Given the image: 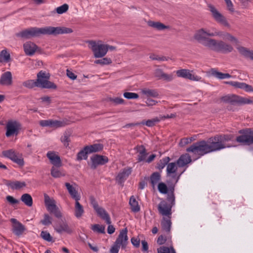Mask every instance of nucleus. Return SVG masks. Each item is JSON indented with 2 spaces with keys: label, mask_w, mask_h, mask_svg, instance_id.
<instances>
[{
  "label": "nucleus",
  "mask_w": 253,
  "mask_h": 253,
  "mask_svg": "<svg viewBox=\"0 0 253 253\" xmlns=\"http://www.w3.org/2000/svg\"><path fill=\"white\" fill-rule=\"evenodd\" d=\"M215 37L222 38L224 40L233 43L237 44L238 42L237 39L230 33L218 30L214 27L209 29L201 28L195 32L193 37L209 50L224 53L231 52L233 50V48L231 44L223 41L211 38Z\"/></svg>",
  "instance_id": "f257e3e1"
},
{
  "label": "nucleus",
  "mask_w": 253,
  "mask_h": 253,
  "mask_svg": "<svg viewBox=\"0 0 253 253\" xmlns=\"http://www.w3.org/2000/svg\"><path fill=\"white\" fill-rule=\"evenodd\" d=\"M73 32L72 29L65 27L47 26L42 28H31L17 34V36L24 39H30L41 35H53L69 34Z\"/></svg>",
  "instance_id": "f03ea898"
},
{
  "label": "nucleus",
  "mask_w": 253,
  "mask_h": 253,
  "mask_svg": "<svg viewBox=\"0 0 253 253\" xmlns=\"http://www.w3.org/2000/svg\"><path fill=\"white\" fill-rule=\"evenodd\" d=\"M232 136L230 135H217L210 138L208 141L210 152L219 151L231 146L226 144V142L231 140Z\"/></svg>",
  "instance_id": "7ed1b4c3"
},
{
  "label": "nucleus",
  "mask_w": 253,
  "mask_h": 253,
  "mask_svg": "<svg viewBox=\"0 0 253 253\" xmlns=\"http://www.w3.org/2000/svg\"><path fill=\"white\" fill-rule=\"evenodd\" d=\"M88 47L92 50L95 58H102L107 54L106 45L101 41H89Z\"/></svg>",
  "instance_id": "20e7f679"
},
{
  "label": "nucleus",
  "mask_w": 253,
  "mask_h": 253,
  "mask_svg": "<svg viewBox=\"0 0 253 253\" xmlns=\"http://www.w3.org/2000/svg\"><path fill=\"white\" fill-rule=\"evenodd\" d=\"M187 151L192 152L199 156L210 153L207 141H201L195 143L187 149Z\"/></svg>",
  "instance_id": "39448f33"
},
{
  "label": "nucleus",
  "mask_w": 253,
  "mask_h": 253,
  "mask_svg": "<svg viewBox=\"0 0 253 253\" xmlns=\"http://www.w3.org/2000/svg\"><path fill=\"white\" fill-rule=\"evenodd\" d=\"M45 206L48 211L53 213L54 216L58 218L63 217V214L59 207L56 205V201L52 198H50L46 194L44 195Z\"/></svg>",
  "instance_id": "423d86ee"
},
{
  "label": "nucleus",
  "mask_w": 253,
  "mask_h": 253,
  "mask_svg": "<svg viewBox=\"0 0 253 253\" xmlns=\"http://www.w3.org/2000/svg\"><path fill=\"white\" fill-rule=\"evenodd\" d=\"M221 101L225 103L239 104H250L253 103V100L249 98H246L240 96L231 94L223 96L221 98Z\"/></svg>",
  "instance_id": "0eeeda50"
},
{
  "label": "nucleus",
  "mask_w": 253,
  "mask_h": 253,
  "mask_svg": "<svg viewBox=\"0 0 253 253\" xmlns=\"http://www.w3.org/2000/svg\"><path fill=\"white\" fill-rule=\"evenodd\" d=\"M49 76L45 72L41 71L37 75V86L42 88H55L56 86L53 83L48 81Z\"/></svg>",
  "instance_id": "6e6552de"
},
{
  "label": "nucleus",
  "mask_w": 253,
  "mask_h": 253,
  "mask_svg": "<svg viewBox=\"0 0 253 253\" xmlns=\"http://www.w3.org/2000/svg\"><path fill=\"white\" fill-rule=\"evenodd\" d=\"M21 124L16 121H9L6 125V131L5 135L7 137L17 135L21 129Z\"/></svg>",
  "instance_id": "1a4fd4ad"
},
{
  "label": "nucleus",
  "mask_w": 253,
  "mask_h": 253,
  "mask_svg": "<svg viewBox=\"0 0 253 253\" xmlns=\"http://www.w3.org/2000/svg\"><path fill=\"white\" fill-rule=\"evenodd\" d=\"M209 7V10L211 13L212 17L215 21L225 27H230V24L226 18L216 8L211 5Z\"/></svg>",
  "instance_id": "9d476101"
},
{
  "label": "nucleus",
  "mask_w": 253,
  "mask_h": 253,
  "mask_svg": "<svg viewBox=\"0 0 253 253\" xmlns=\"http://www.w3.org/2000/svg\"><path fill=\"white\" fill-rule=\"evenodd\" d=\"M2 154L3 156L9 158L20 166H23L24 164V160L22 156L19 153H16L13 149L3 151L2 152Z\"/></svg>",
  "instance_id": "9b49d317"
},
{
  "label": "nucleus",
  "mask_w": 253,
  "mask_h": 253,
  "mask_svg": "<svg viewBox=\"0 0 253 253\" xmlns=\"http://www.w3.org/2000/svg\"><path fill=\"white\" fill-rule=\"evenodd\" d=\"M91 204L97 215L102 219L104 220L106 223L108 224H111V221L110 216L105 210L99 206L97 203L93 199H91Z\"/></svg>",
  "instance_id": "f8f14e48"
},
{
  "label": "nucleus",
  "mask_w": 253,
  "mask_h": 253,
  "mask_svg": "<svg viewBox=\"0 0 253 253\" xmlns=\"http://www.w3.org/2000/svg\"><path fill=\"white\" fill-rule=\"evenodd\" d=\"M240 132L243 133V134L237 137V142L246 145H250L253 143V130L247 129L243 132L241 130Z\"/></svg>",
  "instance_id": "ddd939ff"
},
{
  "label": "nucleus",
  "mask_w": 253,
  "mask_h": 253,
  "mask_svg": "<svg viewBox=\"0 0 253 253\" xmlns=\"http://www.w3.org/2000/svg\"><path fill=\"white\" fill-rule=\"evenodd\" d=\"M176 73L179 77L194 81H203L201 77L193 74V71L187 69H181L177 70Z\"/></svg>",
  "instance_id": "4468645a"
},
{
  "label": "nucleus",
  "mask_w": 253,
  "mask_h": 253,
  "mask_svg": "<svg viewBox=\"0 0 253 253\" xmlns=\"http://www.w3.org/2000/svg\"><path fill=\"white\" fill-rule=\"evenodd\" d=\"M65 185L71 197L75 201H79L81 199V196L78 191V185L75 183L71 184L68 182L65 183Z\"/></svg>",
  "instance_id": "2eb2a0df"
},
{
  "label": "nucleus",
  "mask_w": 253,
  "mask_h": 253,
  "mask_svg": "<svg viewBox=\"0 0 253 253\" xmlns=\"http://www.w3.org/2000/svg\"><path fill=\"white\" fill-rule=\"evenodd\" d=\"M127 232V230L126 228L122 230L115 242V244L119 247L121 246L122 248H125L128 240Z\"/></svg>",
  "instance_id": "dca6fc26"
},
{
  "label": "nucleus",
  "mask_w": 253,
  "mask_h": 253,
  "mask_svg": "<svg viewBox=\"0 0 253 253\" xmlns=\"http://www.w3.org/2000/svg\"><path fill=\"white\" fill-rule=\"evenodd\" d=\"M10 221L12 223V232L17 236L21 235L26 230V228L21 222L15 218H11Z\"/></svg>",
  "instance_id": "f3484780"
},
{
  "label": "nucleus",
  "mask_w": 253,
  "mask_h": 253,
  "mask_svg": "<svg viewBox=\"0 0 253 253\" xmlns=\"http://www.w3.org/2000/svg\"><path fill=\"white\" fill-rule=\"evenodd\" d=\"M54 228V230L60 234L63 232L71 234L73 231L65 220L62 219Z\"/></svg>",
  "instance_id": "a211bd4d"
},
{
  "label": "nucleus",
  "mask_w": 253,
  "mask_h": 253,
  "mask_svg": "<svg viewBox=\"0 0 253 253\" xmlns=\"http://www.w3.org/2000/svg\"><path fill=\"white\" fill-rule=\"evenodd\" d=\"M159 212L163 215L168 216L170 218L169 216L171 214V206L168 204L165 201H162L158 206Z\"/></svg>",
  "instance_id": "6ab92c4d"
},
{
  "label": "nucleus",
  "mask_w": 253,
  "mask_h": 253,
  "mask_svg": "<svg viewBox=\"0 0 253 253\" xmlns=\"http://www.w3.org/2000/svg\"><path fill=\"white\" fill-rule=\"evenodd\" d=\"M225 84H229L236 88L243 89L246 92H253V87L245 83L235 81L225 82Z\"/></svg>",
  "instance_id": "aec40b11"
},
{
  "label": "nucleus",
  "mask_w": 253,
  "mask_h": 253,
  "mask_svg": "<svg viewBox=\"0 0 253 253\" xmlns=\"http://www.w3.org/2000/svg\"><path fill=\"white\" fill-rule=\"evenodd\" d=\"M91 168L95 169L98 165H102L106 164L108 161V158L103 156L95 155L91 158Z\"/></svg>",
  "instance_id": "412c9836"
},
{
  "label": "nucleus",
  "mask_w": 253,
  "mask_h": 253,
  "mask_svg": "<svg viewBox=\"0 0 253 253\" xmlns=\"http://www.w3.org/2000/svg\"><path fill=\"white\" fill-rule=\"evenodd\" d=\"M24 50L26 55L32 56L39 50V48L34 42H27L23 45Z\"/></svg>",
  "instance_id": "4be33fe9"
},
{
  "label": "nucleus",
  "mask_w": 253,
  "mask_h": 253,
  "mask_svg": "<svg viewBox=\"0 0 253 253\" xmlns=\"http://www.w3.org/2000/svg\"><path fill=\"white\" fill-rule=\"evenodd\" d=\"M5 184L13 190H19L26 186V184L24 181L17 180L7 181L6 182Z\"/></svg>",
  "instance_id": "5701e85b"
},
{
  "label": "nucleus",
  "mask_w": 253,
  "mask_h": 253,
  "mask_svg": "<svg viewBox=\"0 0 253 253\" xmlns=\"http://www.w3.org/2000/svg\"><path fill=\"white\" fill-rule=\"evenodd\" d=\"M154 76L158 80H163L167 82H170L173 79L172 75L165 73L162 69L159 68L155 70Z\"/></svg>",
  "instance_id": "b1692460"
},
{
  "label": "nucleus",
  "mask_w": 253,
  "mask_h": 253,
  "mask_svg": "<svg viewBox=\"0 0 253 253\" xmlns=\"http://www.w3.org/2000/svg\"><path fill=\"white\" fill-rule=\"evenodd\" d=\"M12 83V74L9 71H6L1 74L0 78V84L2 85H10Z\"/></svg>",
  "instance_id": "393cba45"
},
{
  "label": "nucleus",
  "mask_w": 253,
  "mask_h": 253,
  "mask_svg": "<svg viewBox=\"0 0 253 253\" xmlns=\"http://www.w3.org/2000/svg\"><path fill=\"white\" fill-rule=\"evenodd\" d=\"M46 156L49 159L51 163L54 166L59 167L61 165L60 157L54 152H48Z\"/></svg>",
  "instance_id": "a878e982"
},
{
  "label": "nucleus",
  "mask_w": 253,
  "mask_h": 253,
  "mask_svg": "<svg viewBox=\"0 0 253 253\" xmlns=\"http://www.w3.org/2000/svg\"><path fill=\"white\" fill-rule=\"evenodd\" d=\"M84 213L83 206L79 203V201H75L74 214L76 217L80 219L82 217Z\"/></svg>",
  "instance_id": "bb28decb"
},
{
  "label": "nucleus",
  "mask_w": 253,
  "mask_h": 253,
  "mask_svg": "<svg viewBox=\"0 0 253 253\" xmlns=\"http://www.w3.org/2000/svg\"><path fill=\"white\" fill-rule=\"evenodd\" d=\"M140 92L144 98H157L159 96V93L155 89H151L145 88L142 89Z\"/></svg>",
  "instance_id": "cd10ccee"
},
{
  "label": "nucleus",
  "mask_w": 253,
  "mask_h": 253,
  "mask_svg": "<svg viewBox=\"0 0 253 253\" xmlns=\"http://www.w3.org/2000/svg\"><path fill=\"white\" fill-rule=\"evenodd\" d=\"M211 75L220 80L229 79L231 77V76L228 73H223L217 71L215 69H211L210 72Z\"/></svg>",
  "instance_id": "c85d7f7f"
},
{
  "label": "nucleus",
  "mask_w": 253,
  "mask_h": 253,
  "mask_svg": "<svg viewBox=\"0 0 253 253\" xmlns=\"http://www.w3.org/2000/svg\"><path fill=\"white\" fill-rule=\"evenodd\" d=\"M191 157L188 154L181 155L177 161V165L179 167H182L190 163Z\"/></svg>",
  "instance_id": "c756f323"
},
{
  "label": "nucleus",
  "mask_w": 253,
  "mask_h": 253,
  "mask_svg": "<svg viewBox=\"0 0 253 253\" xmlns=\"http://www.w3.org/2000/svg\"><path fill=\"white\" fill-rule=\"evenodd\" d=\"M147 24L149 26L157 30H163L169 28L163 23L158 21H148Z\"/></svg>",
  "instance_id": "7c9ffc66"
},
{
  "label": "nucleus",
  "mask_w": 253,
  "mask_h": 253,
  "mask_svg": "<svg viewBox=\"0 0 253 253\" xmlns=\"http://www.w3.org/2000/svg\"><path fill=\"white\" fill-rule=\"evenodd\" d=\"M131 171V169L129 168L124 169L118 174L116 178L117 180L120 183H122L127 178L128 175L130 174Z\"/></svg>",
  "instance_id": "2f4dec72"
},
{
  "label": "nucleus",
  "mask_w": 253,
  "mask_h": 253,
  "mask_svg": "<svg viewBox=\"0 0 253 253\" xmlns=\"http://www.w3.org/2000/svg\"><path fill=\"white\" fill-rule=\"evenodd\" d=\"M11 61V57L7 50L5 49L0 52V63H6Z\"/></svg>",
  "instance_id": "473e14b6"
},
{
  "label": "nucleus",
  "mask_w": 253,
  "mask_h": 253,
  "mask_svg": "<svg viewBox=\"0 0 253 253\" xmlns=\"http://www.w3.org/2000/svg\"><path fill=\"white\" fill-rule=\"evenodd\" d=\"M135 149L138 153L137 157L138 161L140 162L145 160L146 156V152L144 146L142 145L137 146L135 148Z\"/></svg>",
  "instance_id": "72a5a7b5"
},
{
  "label": "nucleus",
  "mask_w": 253,
  "mask_h": 253,
  "mask_svg": "<svg viewBox=\"0 0 253 253\" xmlns=\"http://www.w3.org/2000/svg\"><path fill=\"white\" fill-rule=\"evenodd\" d=\"M239 52L242 55L246 58H248L253 60V51L250 50L242 46H239L237 48Z\"/></svg>",
  "instance_id": "f704fd0d"
},
{
  "label": "nucleus",
  "mask_w": 253,
  "mask_h": 253,
  "mask_svg": "<svg viewBox=\"0 0 253 253\" xmlns=\"http://www.w3.org/2000/svg\"><path fill=\"white\" fill-rule=\"evenodd\" d=\"M51 175L54 178H59L65 175L64 172L56 166H53L51 169Z\"/></svg>",
  "instance_id": "c9c22d12"
},
{
  "label": "nucleus",
  "mask_w": 253,
  "mask_h": 253,
  "mask_svg": "<svg viewBox=\"0 0 253 253\" xmlns=\"http://www.w3.org/2000/svg\"><path fill=\"white\" fill-rule=\"evenodd\" d=\"M129 204L132 211L136 212L140 211V207L138 203L133 196H131L130 198Z\"/></svg>",
  "instance_id": "e433bc0d"
},
{
  "label": "nucleus",
  "mask_w": 253,
  "mask_h": 253,
  "mask_svg": "<svg viewBox=\"0 0 253 253\" xmlns=\"http://www.w3.org/2000/svg\"><path fill=\"white\" fill-rule=\"evenodd\" d=\"M102 149L103 146L101 144H94L93 145L85 147V150L89 153L98 152Z\"/></svg>",
  "instance_id": "4c0bfd02"
},
{
  "label": "nucleus",
  "mask_w": 253,
  "mask_h": 253,
  "mask_svg": "<svg viewBox=\"0 0 253 253\" xmlns=\"http://www.w3.org/2000/svg\"><path fill=\"white\" fill-rule=\"evenodd\" d=\"M21 200L27 206L31 207L33 205V199L29 194H24L21 197Z\"/></svg>",
  "instance_id": "58836bf2"
},
{
  "label": "nucleus",
  "mask_w": 253,
  "mask_h": 253,
  "mask_svg": "<svg viewBox=\"0 0 253 253\" xmlns=\"http://www.w3.org/2000/svg\"><path fill=\"white\" fill-rule=\"evenodd\" d=\"M169 218L164 217L161 222L162 229L166 232H169L170 230L171 223Z\"/></svg>",
  "instance_id": "ea45409f"
},
{
  "label": "nucleus",
  "mask_w": 253,
  "mask_h": 253,
  "mask_svg": "<svg viewBox=\"0 0 253 253\" xmlns=\"http://www.w3.org/2000/svg\"><path fill=\"white\" fill-rule=\"evenodd\" d=\"M161 180V175L159 172L153 173L150 177V181L153 187L157 185Z\"/></svg>",
  "instance_id": "a19ab883"
},
{
  "label": "nucleus",
  "mask_w": 253,
  "mask_h": 253,
  "mask_svg": "<svg viewBox=\"0 0 253 253\" xmlns=\"http://www.w3.org/2000/svg\"><path fill=\"white\" fill-rule=\"evenodd\" d=\"M91 229L94 232L98 233H104L105 227L102 225L96 224L91 225Z\"/></svg>",
  "instance_id": "79ce46f5"
},
{
  "label": "nucleus",
  "mask_w": 253,
  "mask_h": 253,
  "mask_svg": "<svg viewBox=\"0 0 253 253\" xmlns=\"http://www.w3.org/2000/svg\"><path fill=\"white\" fill-rule=\"evenodd\" d=\"M64 125L65 124L62 121L50 119V127L51 128H57L62 127L64 126Z\"/></svg>",
  "instance_id": "37998d69"
},
{
  "label": "nucleus",
  "mask_w": 253,
  "mask_h": 253,
  "mask_svg": "<svg viewBox=\"0 0 253 253\" xmlns=\"http://www.w3.org/2000/svg\"><path fill=\"white\" fill-rule=\"evenodd\" d=\"M160 119L158 118H155L151 120H148L146 122H143L142 124L146 125L147 126L151 127L154 126L156 123L159 122Z\"/></svg>",
  "instance_id": "c03bdc74"
},
{
  "label": "nucleus",
  "mask_w": 253,
  "mask_h": 253,
  "mask_svg": "<svg viewBox=\"0 0 253 253\" xmlns=\"http://www.w3.org/2000/svg\"><path fill=\"white\" fill-rule=\"evenodd\" d=\"M158 253H175L173 248H168L166 247H161L158 249Z\"/></svg>",
  "instance_id": "a18cd8bd"
},
{
  "label": "nucleus",
  "mask_w": 253,
  "mask_h": 253,
  "mask_svg": "<svg viewBox=\"0 0 253 253\" xmlns=\"http://www.w3.org/2000/svg\"><path fill=\"white\" fill-rule=\"evenodd\" d=\"M112 63V60L110 58L105 57L101 59L96 60L94 63L102 65H108Z\"/></svg>",
  "instance_id": "49530a36"
},
{
  "label": "nucleus",
  "mask_w": 253,
  "mask_h": 253,
  "mask_svg": "<svg viewBox=\"0 0 253 253\" xmlns=\"http://www.w3.org/2000/svg\"><path fill=\"white\" fill-rule=\"evenodd\" d=\"M177 169V165L175 163H170L168 165L167 171L168 174L175 172Z\"/></svg>",
  "instance_id": "de8ad7c7"
},
{
  "label": "nucleus",
  "mask_w": 253,
  "mask_h": 253,
  "mask_svg": "<svg viewBox=\"0 0 253 253\" xmlns=\"http://www.w3.org/2000/svg\"><path fill=\"white\" fill-rule=\"evenodd\" d=\"M41 223L44 225H49L52 223V217L48 214H44L43 219L41 220Z\"/></svg>",
  "instance_id": "09e8293b"
},
{
  "label": "nucleus",
  "mask_w": 253,
  "mask_h": 253,
  "mask_svg": "<svg viewBox=\"0 0 253 253\" xmlns=\"http://www.w3.org/2000/svg\"><path fill=\"white\" fill-rule=\"evenodd\" d=\"M70 135L69 133L66 132L61 138V142L66 147H67L69 145V143L70 141Z\"/></svg>",
  "instance_id": "8fccbe9b"
},
{
  "label": "nucleus",
  "mask_w": 253,
  "mask_h": 253,
  "mask_svg": "<svg viewBox=\"0 0 253 253\" xmlns=\"http://www.w3.org/2000/svg\"><path fill=\"white\" fill-rule=\"evenodd\" d=\"M89 153L85 150V147L83 150L81 151L78 154L77 159L78 160H85L87 158V154Z\"/></svg>",
  "instance_id": "3c124183"
},
{
  "label": "nucleus",
  "mask_w": 253,
  "mask_h": 253,
  "mask_svg": "<svg viewBox=\"0 0 253 253\" xmlns=\"http://www.w3.org/2000/svg\"><path fill=\"white\" fill-rule=\"evenodd\" d=\"M169 161V157H166L162 160H161L158 163V168L159 169H163L166 165L168 163V162Z\"/></svg>",
  "instance_id": "603ef678"
},
{
  "label": "nucleus",
  "mask_w": 253,
  "mask_h": 253,
  "mask_svg": "<svg viewBox=\"0 0 253 253\" xmlns=\"http://www.w3.org/2000/svg\"><path fill=\"white\" fill-rule=\"evenodd\" d=\"M69 6L67 4H64L58 7L56 9V12L58 14H62L66 12L68 9Z\"/></svg>",
  "instance_id": "864d4df0"
},
{
  "label": "nucleus",
  "mask_w": 253,
  "mask_h": 253,
  "mask_svg": "<svg viewBox=\"0 0 253 253\" xmlns=\"http://www.w3.org/2000/svg\"><path fill=\"white\" fill-rule=\"evenodd\" d=\"M36 84V81H34V80H28L24 82L23 83V85L27 88H31L34 86H37Z\"/></svg>",
  "instance_id": "5fc2aeb1"
},
{
  "label": "nucleus",
  "mask_w": 253,
  "mask_h": 253,
  "mask_svg": "<svg viewBox=\"0 0 253 253\" xmlns=\"http://www.w3.org/2000/svg\"><path fill=\"white\" fill-rule=\"evenodd\" d=\"M124 96L128 99H137L138 98V95L133 92H126L124 93Z\"/></svg>",
  "instance_id": "6e6d98bb"
},
{
  "label": "nucleus",
  "mask_w": 253,
  "mask_h": 253,
  "mask_svg": "<svg viewBox=\"0 0 253 253\" xmlns=\"http://www.w3.org/2000/svg\"><path fill=\"white\" fill-rule=\"evenodd\" d=\"M6 201L11 205L14 206L19 203V201L13 197L8 195L6 197Z\"/></svg>",
  "instance_id": "4d7b16f0"
},
{
  "label": "nucleus",
  "mask_w": 253,
  "mask_h": 253,
  "mask_svg": "<svg viewBox=\"0 0 253 253\" xmlns=\"http://www.w3.org/2000/svg\"><path fill=\"white\" fill-rule=\"evenodd\" d=\"M158 188L160 192L163 194H166L168 191L167 185L164 183H160L158 185Z\"/></svg>",
  "instance_id": "13d9d810"
},
{
  "label": "nucleus",
  "mask_w": 253,
  "mask_h": 253,
  "mask_svg": "<svg viewBox=\"0 0 253 253\" xmlns=\"http://www.w3.org/2000/svg\"><path fill=\"white\" fill-rule=\"evenodd\" d=\"M226 3L227 8L231 13L235 12L233 4L231 0H224Z\"/></svg>",
  "instance_id": "bf43d9fd"
},
{
  "label": "nucleus",
  "mask_w": 253,
  "mask_h": 253,
  "mask_svg": "<svg viewBox=\"0 0 253 253\" xmlns=\"http://www.w3.org/2000/svg\"><path fill=\"white\" fill-rule=\"evenodd\" d=\"M41 237L45 240L47 241H51L52 238L50 234L47 231H42L41 234Z\"/></svg>",
  "instance_id": "052dcab7"
},
{
  "label": "nucleus",
  "mask_w": 253,
  "mask_h": 253,
  "mask_svg": "<svg viewBox=\"0 0 253 253\" xmlns=\"http://www.w3.org/2000/svg\"><path fill=\"white\" fill-rule=\"evenodd\" d=\"M110 101L115 105L124 104L125 102L123 99L119 97L110 98Z\"/></svg>",
  "instance_id": "680f3d73"
},
{
  "label": "nucleus",
  "mask_w": 253,
  "mask_h": 253,
  "mask_svg": "<svg viewBox=\"0 0 253 253\" xmlns=\"http://www.w3.org/2000/svg\"><path fill=\"white\" fill-rule=\"evenodd\" d=\"M150 58L152 60H159V61H166L167 60V58L166 57H160L158 55H156L155 54H151L150 56Z\"/></svg>",
  "instance_id": "e2e57ef3"
},
{
  "label": "nucleus",
  "mask_w": 253,
  "mask_h": 253,
  "mask_svg": "<svg viewBox=\"0 0 253 253\" xmlns=\"http://www.w3.org/2000/svg\"><path fill=\"white\" fill-rule=\"evenodd\" d=\"M39 124L42 127H50V119L49 120H41L39 122Z\"/></svg>",
  "instance_id": "0e129e2a"
},
{
  "label": "nucleus",
  "mask_w": 253,
  "mask_h": 253,
  "mask_svg": "<svg viewBox=\"0 0 253 253\" xmlns=\"http://www.w3.org/2000/svg\"><path fill=\"white\" fill-rule=\"evenodd\" d=\"M147 105L148 106H154L157 103V101H155L150 98H147V100L145 101Z\"/></svg>",
  "instance_id": "69168bd1"
},
{
  "label": "nucleus",
  "mask_w": 253,
  "mask_h": 253,
  "mask_svg": "<svg viewBox=\"0 0 253 253\" xmlns=\"http://www.w3.org/2000/svg\"><path fill=\"white\" fill-rule=\"evenodd\" d=\"M120 247L114 244L110 250V253H118Z\"/></svg>",
  "instance_id": "338daca9"
},
{
  "label": "nucleus",
  "mask_w": 253,
  "mask_h": 253,
  "mask_svg": "<svg viewBox=\"0 0 253 253\" xmlns=\"http://www.w3.org/2000/svg\"><path fill=\"white\" fill-rule=\"evenodd\" d=\"M191 141H192L191 139H189V138H185L181 139L180 142L179 143V144L181 146H183L188 144Z\"/></svg>",
  "instance_id": "774afa93"
}]
</instances>
